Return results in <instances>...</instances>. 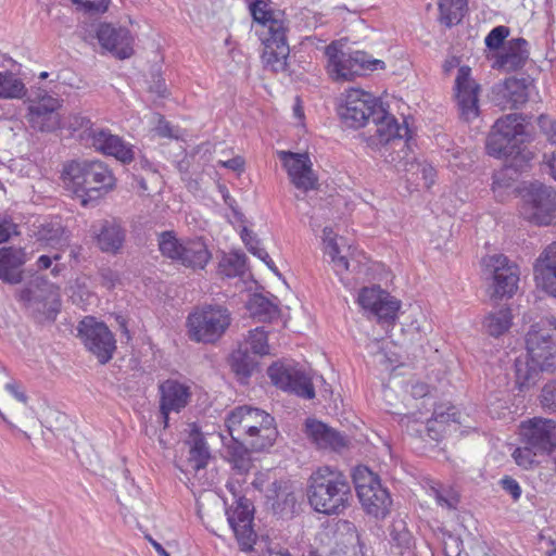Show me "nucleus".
<instances>
[{
  "label": "nucleus",
  "mask_w": 556,
  "mask_h": 556,
  "mask_svg": "<svg viewBox=\"0 0 556 556\" xmlns=\"http://www.w3.org/2000/svg\"><path fill=\"white\" fill-rule=\"evenodd\" d=\"M254 33L261 42V61L265 68L278 73L287 68L290 53L288 43L289 22L285 11L270 0H248Z\"/></svg>",
  "instance_id": "1"
},
{
  "label": "nucleus",
  "mask_w": 556,
  "mask_h": 556,
  "mask_svg": "<svg viewBox=\"0 0 556 556\" xmlns=\"http://www.w3.org/2000/svg\"><path fill=\"white\" fill-rule=\"evenodd\" d=\"M60 179L63 188L84 207L105 198L117 187L113 169L100 160L67 161Z\"/></svg>",
  "instance_id": "2"
},
{
  "label": "nucleus",
  "mask_w": 556,
  "mask_h": 556,
  "mask_svg": "<svg viewBox=\"0 0 556 556\" xmlns=\"http://www.w3.org/2000/svg\"><path fill=\"white\" fill-rule=\"evenodd\" d=\"M306 495L311 507L326 516L343 514L353 500L349 477L329 466L319 467L312 472Z\"/></svg>",
  "instance_id": "3"
},
{
  "label": "nucleus",
  "mask_w": 556,
  "mask_h": 556,
  "mask_svg": "<svg viewBox=\"0 0 556 556\" xmlns=\"http://www.w3.org/2000/svg\"><path fill=\"white\" fill-rule=\"evenodd\" d=\"M225 426L232 439H242L253 452L273 446L278 435L275 418L267 412L249 405L230 410Z\"/></svg>",
  "instance_id": "4"
},
{
  "label": "nucleus",
  "mask_w": 556,
  "mask_h": 556,
  "mask_svg": "<svg viewBox=\"0 0 556 556\" xmlns=\"http://www.w3.org/2000/svg\"><path fill=\"white\" fill-rule=\"evenodd\" d=\"M325 70L329 78L334 83L353 81L377 70H384L382 60L372 58L363 50L344 51L338 40L330 42L325 48Z\"/></svg>",
  "instance_id": "5"
},
{
  "label": "nucleus",
  "mask_w": 556,
  "mask_h": 556,
  "mask_svg": "<svg viewBox=\"0 0 556 556\" xmlns=\"http://www.w3.org/2000/svg\"><path fill=\"white\" fill-rule=\"evenodd\" d=\"M230 323L231 315L226 306L203 304L188 315V336L194 342L213 344L224 336Z\"/></svg>",
  "instance_id": "6"
},
{
  "label": "nucleus",
  "mask_w": 556,
  "mask_h": 556,
  "mask_svg": "<svg viewBox=\"0 0 556 556\" xmlns=\"http://www.w3.org/2000/svg\"><path fill=\"white\" fill-rule=\"evenodd\" d=\"M527 137L522 116L516 113L505 115L495 122L488 136V154L495 157H516L521 153L519 144Z\"/></svg>",
  "instance_id": "7"
},
{
  "label": "nucleus",
  "mask_w": 556,
  "mask_h": 556,
  "mask_svg": "<svg viewBox=\"0 0 556 556\" xmlns=\"http://www.w3.org/2000/svg\"><path fill=\"white\" fill-rule=\"evenodd\" d=\"M61 106L62 101L59 98L37 92V129L50 132L66 127L71 135L78 134L80 138L89 139V135L96 131L90 119L72 115L66 122H62L59 113Z\"/></svg>",
  "instance_id": "8"
},
{
  "label": "nucleus",
  "mask_w": 556,
  "mask_h": 556,
  "mask_svg": "<svg viewBox=\"0 0 556 556\" xmlns=\"http://www.w3.org/2000/svg\"><path fill=\"white\" fill-rule=\"evenodd\" d=\"M382 105L371 92L350 87L341 93L337 112L346 126L357 129L366 126Z\"/></svg>",
  "instance_id": "9"
},
{
  "label": "nucleus",
  "mask_w": 556,
  "mask_h": 556,
  "mask_svg": "<svg viewBox=\"0 0 556 556\" xmlns=\"http://www.w3.org/2000/svg\"><path fill=\"white\" fill-rule=\"evenodd\" d=\"M519 213L538 225H556V190L544 184H531L521 194Z\"/></svg>",
  "instance_id": "10"
},
{
  "label": "nucleus",
  "mask_w": 556,
  "mask_h": 556,
  "mask_svg": "<svg viewBox=\"0 0 556 556\" xmlns=\"http://www.w3.org/2000/svg\"><path fill=\"white\" fill-rule=\"evenodd\" d=\"M556 330V318L542 319L530 327L526 336L527 354L541 369L548 372L556 370V340L553 339L551 329Z\"/></svg>",
  "instance_id": "11"
},
{
  "label": "nucleus",
  "mask_w": 556,
  "mask_h": 556,
  "mask_svg": "<svg viewBox=\"0 0 556 556\" xmlns=\"http://www.w3.org/2000/svg\"><path fill=\"white\" fill-rule=\"evenodd\" d=\"M77 337L101 365L108 364L116 351V340L109 327L93 316H85L77 325Z\"/></svg>",
  "instance_id": "12"
},
{
  "label": "nucleus",
  "mask_w": 556,
  "mask_h": 556,
  "mask_svg": "<svg viewBox=\"0 0 556 556\" xmlns=\"http://www.w3.org/2000/svg\"><path fill=\"white\" fill-rule=\"evenodd\" d=\"M484 273L492 276L491 300L510 299L518 289L519 267L504 254L482 257Z\"/></svg>",
  "instance_id": "13"
},
{
  "label": "nucleus",
  "mask_w": 556,
  "mask_h": 556,
  "mask_svg": "<svg viewBox=\"0 0 556 556\" xmlns=\"http://www.w3.org/2000/svg\"><path fill=\"white\" fill-rule=\"evenodd\" d=\"M60 257V254L56 253L53 256L41 255L37 258V321L52 323L60 313L61 299L59 288L54 283H50L47 286L46 295H43V290H40V283L45 282L46 278L39 276V271L50 268L54 261L55 264L51 268L50 274L53 277H58L64 269V265L59 263Z\"/></svg>",
  "instance_id": "14"
},
{
  "label": "nucleus",
  "mask_w": 556,
  "mask_h": 556,
  "mask_svg": "<svg viewBox=\"0 0 556 556\" xmlns=\"http://www.w3.org/2000/svg\"><path fill=\"white\" fill-rule=\"evenodd\" d=\"M277 156L295 189L307 193L319 188V177L308 152L278 150Z\"/></svg>",
  "instance_id": "15"
},
{
  "label": "nucleus",
  "mask_w": 556,
  "mask_h": 556,
  "mask_svg": "<svg viewBox=\"0 0 556 556\" xmlns=\"http://www.w3.org/2000/svg\"><path fill=\"white\" fill-rule=\"evenodd\" d=\"M480 91V85L471 77L470 67L460 66L455 78L454 98L459 116L465 122H471L479 116Z\"/></svg>",
  "instance_id": "16"
},
{
  "label": "nucleus",
  "mask_w": 556,
  "mask_h": 556,
  "mask_svg": "<svg viewBox=\"0 0 556 556\" xmlns=\"http://www.w3.org/2000/svg\"><path fill=\"white\" fill-rule=\"evenodd\" d=\"M267 374L271 382L279 389L306 400L315 397V390L311 378L295 366L274 363L268 367Z\"/></svg>",
  "instance_id": "17"
},
{
  "label": "nucleus",
  "mask_w": 556,
  "mask_h": 556,
  "mask_svg": "<svg viewBox=\"0 0 556 556\" xmlns=\"http://www.w3.org/2000/svg\"><path fill=\"white\" fill-rule=\"evenodd\" d=\"M522 441L533 454H545L556 447V421L534 417L521 424Z\"/></svg>",
  "instance_id": "18"
},
{
  "label": "nucleus",
  "mask_w": 556,
  "mask_h": 556,
  "mask_svg": "<svg viewBox=\"0 0 556 556\" xmlns=\"http://www.w3.org/2000/svg\"><path fill=\"white\" fill-rule=\"evenodd\" d=\"M265 505L277 517L291 519L298 513V498L293 485L275 480L265 489Z\"/></svg>",
  "instance_id": "19"
},
{
  "label": "nucleus",
  "mask_w": 556,
  "mask_h": 556,
  "mask_svg": "<svg viewBox=\"0 0 556 556\" xmlns=\"http://www.w3.org/2000/svg\"><path fill=\"white\" fill-rule=\"evenodd\" d=\"M100 46L118 60H126L135 54V38L126 27H115L110 23H101L97 29Z\"/></svg>",
  "instance_id": "20"
},
{
  "label": "nucleus",
  "mask_w": 556,
  "mask_h": 556,
  "mask_svg": "<svg viewBox=\"0 0 556 556\" xmlns=\"http://www.w3.org/2000/svg\"><path fill=\"white\" fill-rule=\"evenodd\" d=\"M455 417L456 413L454 412V407H452L446 412L434 409L432 418L429 419L426 425L419 422L410 415L403 416L400 419V424L413 435L424 437L426 433L431 440L439 441L446 431L448 421L456 422Z\"/></svg>",
  "instance_id": "21"
},
{
  "label": "nucleus",
  "mask_w": 556,
  "mask_h": 556,
  "mask_svg": "<svg viewBox=\"0 0 556 556\" xmlns=\"http://www.w3.org/2000/svg\"><path fill=\"white\" fill-rule=\"evenodd\" d=\"M372 122L376 126V131L372 136L376 144L386 146L402 141L403 139L407 141L412 137L407 124L405 122L400 124L396 117L383 105L378 110Z\"/></svg>",
  "instance_id": "22"
},
{
  "label": "nucleus",
  "mask_w": 556,
  "mask_h": 556,
  "mask_svg": "<svg viewBox=\"0 0 556 556\" xmlns=\"http://www.w3.org/2000/svg\"><path fill=\"white\" fill-rule=\"evenodd\" d=\"M89 139L96 151L113 156L124 164H129L135 159L134 147L110 130L96 129L89 135Z\"/></svg>",
  "instance_id": "23"
},
{
  "label": "nucleus",
  "mask_w": 556,
  "mask_h": 556,
  "mask_svg": "<svg viewBox=\"0 0 556 556\" xmlns=\"http://www.w3.org/2000/svg\"><path fill=\"white\" fill-rule=\"evenodd\" d=\"M306 438L319 450L339 452L348 446L349 440L341 432L313 418H307L304 425Z\"/></svg>",
  "instance_id": "24"
},
{
  "label": "nucleus",
  "mask_w": 556,
  "mask_h": 556,
  "mask_svg": "<svg viewBox=\"0 0 556 556\" xmlns=\"http://www.w3.org/2000/svg\"><path fill=\"white\" fill-rule=\"evenodd\" d=\"M253 514L254 506L252 502L243 496L236 501L233 510L227 511L228 522L243 547H251L254 542Z\"/></svg>",
  "instance_id": "25"
},
{
  "label": "nucleus",
  "mask_w": 556,
  "mask_h": 556,
  "mask_svg": "<svg viewBox=\"0 0 556 556\" xmlns=\"http://www.w3.org/2000/svg\"><path fill=\"white\" fill-rule=\"evenodd\" d=\"M160 390V412L163 418L164 427L168 426L169 414L172 412L179 413L185 408L191 396L189 387L168 379L162 382L159 387Z\"/></svg>",
  "instance_id": "26"
},
{
  "label": "nucleus",
  "mask_w": 556,
  "mask_h": 556,
  "mask_svg": "<svg viewBox=\"0 0 556 556\" xmlns=\"http://www.w3.org/2000/svg\"><path fill=\"white\" fill-rule=\"evenodd\" d=\"M536 285L556 299V245H547L533 264Z\"/></svg>",
  "instance_id": "27"
},
{
  "label": "nucleus",
  "mask_w": 556,
  "mask_h": 556,
  "mask_svg": "<svg viewBox=\"0 0 556 556\" xmlns=\"http://www.w3.org/2000/svg\"><path fill=\"white\" fill-rule=\"evenodd\" d=\"M494 101L502 110L517 109L528 101V86L523 79L506 78L493 88Z\"/></svg>",
  "instance_id": "28"
},
{
  "label": "nucleus",
  "mask_w": 556,
  "mask_h": 556,
  "mask_svg": "<svg viewBox=\"0 0 556 556\" xmlns=\"http://www.w3.org/2000/svg\"><path fill=\"white\" fill-rule=\"evenodd\" d=\"M324 256L329 258L338 275L356 269L366 260L357 245H326Z\"/></svg>",
  "instance_id": "29"
},
{
  "label": "nucleus",
  "mask_w": 556,
  "mask_h": 556,
  "mask_svg": "<svg viewBox=\"0 0 556 556\" xmlns=\"http://www.w3.org/2000/svg\"><path fill=\"white\" fill-rule=\"evenodd\" d=\"M206 248L207 245H159L164 256L193 268H203L211 258V252Z\"/></svg>",
  "instance_id": "30"
},
{
  "label": "nucleus",
  "mask_w": 556,
  "mask_h": 556,
  "mask_svg": "<svg viewBox=\"0 0 556 556\" xmlns=\"http://www.w3.org/2000/svg\"><path fill=\"white\" fill-rule=\"evenodd\" d=\"M528 42L523 38H515L507 42L502 52L496 54L493 67L513 72L520 70L529 56Z\"/></svg>",
  "instance_id": "31"
},
{
  "label": "nucleus",
  "mask_w": 556,
  "mask_h": 556,
  "mask_svg": "<svg viewBox=\"0 0 556 556\" xmlns=\"http://www.w3.org/2000/svg\"><path fill=\"white\" fill-rule=\"evenodd\" d=\"M24 263L25 253L21 248L3 245L0 249V280L9 285L21 282Z\"/></svg>",
  "instance_id": "32"
},
{
  "label": "nucleus",
  "mask_w": 556,
  "mask_h": 556,
  "mask_svg": "<svg viewBox=\"0 0 556 556\" xmlns=\"http://www.w3.org/2000/svg\"><path fill=\"white\" fill-rule=\"evenodd\" d=\"M364 510L378 519H383L390 511L392 500L389 491L381 485L372 486L357 495Z\"/></svg>",
  "instance_id": "33"
},
{
  "label": "nucleus",
  "mask_w": 556,
  "mask_h": 556,
  "mask_svg": "<svg viewBox=\"0 0 556 556\" xmlns=\"http://www.w3.org/2000/svg\"><path fill=\"white\" fill-rule=\"evenodd\" d=\"M231 371L241 384H248L252 375L260 369L258 356L249 351V346H239L229 357Z\"/></svg>",
  "instance_id": "34"
},
{
  "label": "nucleus",
  "mask_w": 556,
  "mask_h": 556,
  "mask_svg": "<svg viewBox=\"0 0 556 556\" xmlns=\"http://www.w3.org/2000/svg\"><path fill=\"white\" fill-rule=\"evenodd\" d=\"M226 458L232 465V469L239 475H245L252 467L251 447L242 439H232L224 443Z\"/></svg>",
  "instance_id": "35"
},
{
  "label": "nucleus",
  "mask_w": 556,
  "mask_h": 556,
  "mask_svg": "<svg viewBox=\"0 0 556 556\" xmlns=\"http://www.w3.org/2000/svg\"><path fill=\"white\" fill-rule=\"evenodd\" d=\"M513 325V314L508 305H501L489 312L482 323L485 333L498 338L506 333Z\"/></svg>",
  "instance_id": "36"
},
{
  "label": "nucleus",
  "mask_w": 556,
  "mask_h": 556,
  "mask_svg": "<svg viewBox=\"0 0 556 556\" xmlns=\"http://www.w3.org/2000/svg\"><path fill=\"white\" fill-rule=\"evenodd\" d=\"M91 232L98 243H123L126 239L122 223L114 217L94 223Z\"/></svg>",
  "instance_id": "37"
},
{
  "label": "nucleus",
  "mask_w": 556,
  "mask_h": 556,
  "mask_svg": "<svg viewBox=\"0 0 556 556\" xmlns=\"http://www.w3.org/2000/svg\"><path fill=\"white\" fill-rule=\"evenodd\" d=\"M439 22L452 27L462 22L468 10V0H439Z\"/></svg>",
  "instance_id": "38"
},
{
  "label": "nucleus",
  "mask_w": 556,
  "mask_h": 556,
  "mask_svg": "<svg viewBox=\"0 0 556 556\" xmlns=\"http://www.w3.org/2000/svg\"><path fill=\"white\" fill-rule=\"evenodd\" d=\"M248 309L261 323H271L280 314L277 303L258 293L252 295L248 303Z\"/></svg>",
  "instance_id": "39"
},
{
  "label": "nucleus",
  "mask_w": 556,
  "mask_h": 556,
  "mask_svg": "<svg viewBox=\"0 0 556 556\" xmlns=\"http://www.w3.org/2000/svg\"><path fill=\"white\" fill-rule=\"evenodd\" d=\"M543 371L544 370L541 369L540 366L534 362H531L529 356L526 359L517 358L515 361L516 384L520 390L534 384L540 372Z\"/></svg>",
  "instance_id": "40"
},
{
  "label": "nucleus",
  "mask_w": 556,
  "mask_h": 556,
  "mask_svg": "<svg viewBox=\"0 0 556 556\" xmlns=\"http://www.w3.org/2000/svg\"><path fill=\"white\" fill-rule=\"evenodd\" d=\"M247 256L239 250L223 253L218 264L219 273L226 277L242 276L245 271Z\"/></svg>",
  "instance_id": "41"
},
{
  "label": "nucleus",
  "mask_w": 556,
  "mask_h": 556,
  "mask_svg": "<svg viewBox=\"0 0 556 556\" xmlns=\"http://www.w3.org/2000/svg\"><path fill=\"white\" fill-rule=\"evenodd\" d=\"M400 307L401 302L389 294L388 299L382 300L371 313L379 324L389 327L392 326L397 318Z\"/></svg>",
  "instance_id": "42"
},
{
  "label": "nucleus",
  "mask_w": 556,
  "mask_h": 556,
  "mask_svg": "<svg viewBox=\"0 0 556 556\" xmlns=\"http://www.w3.org/2000/svg\"><path fill=\"white\" fill-rule=\"evenodd\" d=\"M211 457L208 446L201 434L192 437L189 462L197 471L206 467Z\"/></svg>",
  "instance_id": "43"
},
{
  "label": "nucleus",
  "mask_w": 556,
  "mask_h": 556,
  "mask_svg": "<svg viewBox=\"0 0 556 556\" xmlns=\"http://www.w3.org/2000/svg\"><path fill=\"white\" fill-rule=\"evenodd\" d=\"M352 478L357 495L381 483L380 478L366 466L355 467Z\"/></svg>",
  "instance_id": "44"
},
{
  "label": "nucleus",
  "mask_w": 556,
  "mask_h": 556,
  "mask_svg": "<svg viewBox=\"0 0 556 556\" xmlns=\"http://www.w3.org/2000/svg\"><path fill=\"white\" fill-rule=\"evenodd\" d=\"M64 239H67V236L60 217H54L49 223L41 224L37 231L38 241L49 243L53 241L59 242Z\"/></svg>",
  "instance_id": "45"
},
{
  "label": "nucleus",
  "mask_w": 556,
  "mask_h": 556,
  "mask_svg": "<svg viewBox=\"0 0 556 556\" xmlns=\"http://www.w3.org/2000/svg\"><path fill=\"white\" fill-rule=\"evenodd\" d=\"M239 346H249V351L258 357L266 355L269 353L267 332L260 327L250 330L247 341Z\"/></svg>",
  "instance_id": "46"
},
{
  "label": "nucleus",
  "mask_w": 556,
  "mask_h": 556,
  "mask_svg": "<svg viewBox=\"0 0 556 556\" xmlns=\"http://www.w3.org/2000/svg\"><path fill=\"white\" fill-rule=\"evenodd\" d=\"M388 295L389 293L379 286L364 287L358 293L357 301L364 309L372 312L382 300L388 299Z\"/></svg>",
  "instance_id": "47"
},
{
  "label": "nucleus",
  "mask_w": 556,
  "mask_h": 556,
  "mask_svg": "<svg viewBox=\"0 0 556 556\" xmlns=\"http://www.w3.org/2000/svg\"><path fill=\"white\" fill-rule=\"evenodd\" d=\"M24 84L10 72H0V98H18L23 94Z\"/></svg>",
  "instance_id": "48"
},
{
  "label": "nucleus",
  "mask_w": 556,
  "mask_h": 556,
  "mask_svg": "<svg viewBox=\"0 0 556 556\" xmlns=\"http://www.w3.org/2000/svg\"><path fill=\"white\" fill-rule=\"evenodd\" d=\"M430 494L435 498L437 504L441 507L454 509L458 504V495L451 488L432 486L430 489Z\"/></svg>",
  "instance_id": "49"
},
{
  "label": "nucleus",
  "mask_w": 556,
  "mask_h": 556,
  "mask_svg": "<svg viewBox=\"0 0 556 556\" xmlns=\"http://www.w3.org/2000/svg\"><path fill=\"white\" fill-rule=\"evenodd\" d=\"M20 225L14 220L13 216L8 213L0 214V243L20 236Z\"/></svg>",
  "instance_id": "50"
},
{
  "label": "nucleus",
  "mask_w": 556,
  "mask_h": 556,
  "mask_svg": "<svg viewBox=\"0 0 556 556\" xmlns=\"http://www.w3.org/2000/svg\"><path fill=\"white\" fill-rule=\"evenodd\" d=\"M509 29L506 26H496L494 27L485 37V46L489 49H498L504 40L508 37Z\"/></svg>",
  "instance_id": "51"
},
{
  "label": "nucleus",
  "mask_w": 556,
  "mask_h": 556,
  "mask_svg": "<svg viewBox=\"0 0 556 556\" xmlns=\"http://www.w3.org/2000/svg\"><path fill=\"white\" fill-rule=\"evenodd\" d=\"M111 0H84L79 11L87 14H104L109 11Z\"/></svg>",
  "instance_id": "52"
},
{
  "label": "nucleus",
  "mask_w": 556,
  "mask_h": 556,
  "mask_svg": "<svg viewBox=\"0 0 556 556\" xmlns=\"http://www.w3.org/2000/svg\"><path fill=\"white\" fill-rule=\"evenodd\" d=\"M538 124L541 132L546 137L547 141L555 144L556 143V121L551 118L547 115H540L538 118Z\"/></svg>",
  "instance_id": "53"
},
{
  "label": "nucleus",
  "mask_w": 556,
  "mask_h": 556,
  "mask_svg": "<svg viewBox=\"0 0 556 556\" xmlns=\"http://www.w3.org/2000/svg\"><path fill=\"white\" fill-rule=\"evenodd\" d=\"M532 448H529L527 444L525 447H518L513 453V457L517 465L528 469L534 463V456Z\"/></svg>",
  "instance_id": "54"
},
{
  "label": "nucleus",
  "mask_w": 556,
  "mask_h": 556,
  "mask_svg": "<svg viewBox=\"0 0 556 556\" xmlns=\"http://www.w3.org/2000/svg\"><path fill=\"white\" fill-rule=\"evenodd\" d=\"M100 285L108 290H113L121 283L119 275L111 268H101L99 270Z\"/></svg>",
  "instance_id": "55"
},
{
  "label": "nucleus",
  "mask_w": 556,
  "mask_h": 556,
  "mask_svg": "<svg viewBox=\"0 0 556 556\" xmlns=\"http://www.w3.org/2000/svg\"><path fill=\"white\" fill-rule=\"evenodd\" d=\"M541 403L548 410H556V382L545 384L541 394Z\"/></svg>",
  "instance_id": "56"
},
{
  "label": "nucleus",
  "mask_w": 556,
  "mask_h": 556,
  "mask_svg": "<svg viewBox=\"0 0 556 556\" xmlns=\"http://www.w3.org/2000/svg\"><path fill=\"white\" fill-rule=\"evenodd\" d=\"M149 91L155 93L160 98H167L169 96L165 78L160 72L152 76V81L149 86Z\"/></svg>",
  "instance_id": "57"
},
{
  "label": "nucleus",
  "mask_w": 556,
  "mask_h": 556,
  "mask_svg": "<svg viewBox=\"0 0 556 556\" xmlns=\"http://www.w3.org/2000/svg\"><path fill=\"white\" fill-rule=\"evenodd\" d=\"M502 489L508 493L514 501H518L521 496V488L517 480L509 476H505L500 480Z\"/></svg>",
  "instance_id": "58"
},
{
  "label": "nucleus",
  "mask_w": 556,
  "mask_h": 556,
  "mask_svg": "<svg viewBox=\"0 0 556 556\" xmlns=\"http://www.w3.org/2000/svg\"><path fill=\"white\" fill-rule=\"evenodd\" d=\"M218 165L222 167L231 169L233 172H237L238 174H241L244 170L245 161L242 156L237 155L227 161H218Z\"/></svg>",
  "instance_id": "59"
},
{
  "label": "nucleus",
  "mask_w": 556,
  "mask_h": 556,
  "mask_svg": "<svg viewBox=\"0 0 556 556\" xmlns=\"http://www.w3.org/2000/svg\"><path fill=\"white\" fill-rule=\"evenodd\" d=\"M542 165L549 176L556 181V152L545 153L543 155Z\"/></svg>",
  "instance_id": "60"
},
{
  "label": "nucleus",
  "mask_w": 556,
  "mask_h": 556,
  "mask_svg": "<svg viewBox=\"0 0 556 556\" xmlns=\"http://www.w3.org/2000/svg\"><path fill=\"white\" fill-rule=\"evenodd\" d=\"M5 389L20 402L26 404L27 396L23 390L20 389V386L15 382H9L5 384Z\"/></svg>",
  "instance_id": "61"
},
{
  "label": "nucleus",
  "mask_w": 556,
  "mask_h": 556,
  "mask_svg": "<svg viewBox=\"0 0 556 556\" xmlns=\"http://www.w3.org/2000/svg\"><path fill=\"white\" fill-rule=\"evenodd\" d=\"M157 132L163 137H174L172 126L165 121L163 116L159 117Z\"/></svg>",
  "instance_id": "62"
},
{
  "label": "nucleus",
  "mask_w": 556,
  "mask_h": 556,
  "mask_svg": "<svg viewBox=\"0 0 556 556\" xmlns=\"http://www.w3.org/2000/svg\"><path fill=\"white\" fill-rule=\"evenodd\" d=\"M34 299V291L31 287H25L18 292L20 302L29 305Z\"/></svg>",
  "instance_id": "63"
},
{
  "label": "nucleus",
  "mask_w": 556,
  "mask_h": 556,
  "mask_svg": "<svg viewBox=\"0 0 556 556\" xmlns=\"http://www.w3.org/2000/svg\"><path fill=\"white\" fill-rule=\"evenodd\" d=\"M422 175H424V178L426 179L427 187L430 188L434 182V176H435L434 168L432 166H424Z\"/></svg>",
  "instance_id": "64"
}]
</instances>
